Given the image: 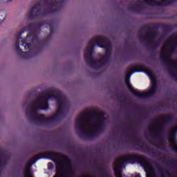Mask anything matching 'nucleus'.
Wrapping results in <instances>:
<instances>
[{"mask_svg": "<svg viewBox=\"0 0 177 177\" xmlns=\"http://www.w3.org/2000/svg\"><path fill=\"white\" fill-rule=\"evenodd\" d=\"M148 77H149L150 80H151V92H153V91H154V88H156V79L153 78V77H151V73H147Z\"/></svg>", "mask_w": 177, "mask_h": 177, "instance_id": "1", "label": "nucleus"}, {"mask_svg": "<svg viewBox=\"0 0 177 177\" xmlns=\"http://www.w3.org/2000/svg\"><path fill=\"white\" fill-rule=\"evenodd\" d=\"M114 172L116 177H122V176H121V167H120V165L114 168Z\"/></svg>", "mask_w": 177, "mask_h": 177, "instance_id": "2", "label": "nucleus"}, {"mask_svg": "<svg viewBox=\"0 0 177 177\" xmlns=\"http://www.w3.org/2000/svg\"><path fill=\"white\" fill-rule=\"evenodd\" d=\"M169 142L171 143V145L173 149L175 150V151H177V148H176L177 142H175V141H174V139L170 138Z\"/></svg>", "mask_w": 177, "mask_h": 177, "instance_id": "3", "label": "nucleus"}, {"mask_svg": "<svg viewBox=\"0 0 177 177\" xmlns=\"http://www.w3.org/2000/svg\"><path fill=\"white\" fill-rule=\"evenodd\" d=\"M25 175L26 177H33L32 176L34 175L32 172H30V169H26L25 171Z\"/></svg>", "mask_w": 177, "mask_h": 177, "instance_id": "4", "label": "nucleus"}, {"mask_svg": "<svg viewBox=\"0 0 177 177\" xmlns=\"http://www.w3.org/2000/svg\"><path fill=\"white\" fill-rule=\"evenodd\" d=\"M84 120H85V116L84 115V114H82L78 117V121H80V122H83Z\"/></svg>", "mask_w": 177, "mask_h": 177, "instance_id": "5", "label": "nucleus"}, {"mask_svg": "<svg viewBox=\"0 0 177 177\" xmlns=\"http://www.w3.org/2000/svg\"><path fill=\"white\" fill-rule=\"evenodd\" d=\"M126 84L128 88H129V89H131V91H133V87H132V85L131 84V83H129V80H126Z\"/></svg>", "mask_w": 177, "mask_h": 177, "instance_id": "6", "label": "nucleus"}, {"mask_svg": "<svg viewBox=\"0 0 177 177\" xmlns=\"http://www.w3.org/2000/svg\"><path fill=\"white\" fill-rule=\"evenodd\" d=\"M138 93L140 95V96H147V93L145 91H138Z\"/></svg>", "mask_w": 177, "mask_h": 177, "instance_id": "7", "label": "nucleus"}, {"mask_svg": "<svg viewBox=\"0 0 177 177\" xmlns=\"http://www.w3.org/2000/svg\"><path fill=\"white\" fill-rule=\"evenodd\" d=\"M53 164L52 163V162H49L48 164V169H53Z\"/></svg>", "mask_w": 177, "mask_h": 177, "instance_id": "8", "label": "nucleus"}, {"mask_svg": "<svg viewBox=\"0 0 177 177\" xmlns=\"http://www.w3.org/2000/svg\"><path fill=\"white\" fill-rule=\"evenodd\" d=\"M30 46H31V44H27L25 46V49H28V48H30Z\"/></svg>", "mask_w": 177, "mask_h": 177, "instance_id": "9", "label": "nucleus"}, {"mask_svg": "<svg viewBox=\"0 0 177 177\" xmlns=\"http://www.w3.org/2000/svg\"><path fill=\"white\" fill-rule=\"evenodd\" d=\"M133 73H139V71H133V72L130 74V77H131V75H132V74H133Z\"/></svg>", "mask_w": 177, "mask_h": 177, "instance_id": "10", "label": "nucleus"}, {"mask_svg": "<svg viewBox=\"0 0 177 177\" xmlns=\"http://www.w3.org/2000/svg\"><path fill=\"white\" fill-rule=\"evenodd\" d=\"M147 177H150V173L149 171H147Z\"/></svg>", "mask_w": 177, "mask_h": 177, "instance_id": "11", "label": "nucleus"}, {"mask_svg": "<svg viewBox=\"0 0 177 177\" xmlns=\"http://www.w3.org/2000/svg\"><path fill=\"white\" fill-rule=\"evenodd\" d=\"M4 19H5V17H2V18H0V21H2Z\"/></svg>", "mask_w": 177, "mask_h": 177, "instance_id": "12", "label": "nucleus"}, {"mask_svg": "<svg viewBox=\"0 0 177 177\" xmlns=\"http://www.w3.org/2000/svg\"><path fill=\"white\" fill-rule=\"evenodd\" d=\"M136 177H142V176H140V174H137V175L136 176Z\"/></svg>", "mask_w": 177, "mask_h": 177, "instance_id": "13", "label": "nucleus"}, {"mask_svg": "<svg viewBox=\"0 0 177 177\" xmlns=\"http://www.w3.org/2000/svg\"><path fill=\"white\" fill-rule=\"evenodd\" d=\"M0 16H2V12H0Z\"/></svg>", "mask_w": 177, "mask_h": 177, "instance_id": "14", "label": "nucleus"}, {"mask_svg": "<svg viewBox=\"0 0 177 177\" xmlns=\"http://www.w3.org/2000/svg\"><path fill=\"white\" fill-rule=\"evenodd\" d=\"M165 1H167V0H163L162 2H165Z\"/></svg>", "mask_w": 177, "mask_h": 177, "instance_id": "15", "label": "nucleus"}, {"mask_svg": "<svg viewBox=\"0 0 177 177\" xmlns=\"http://www.w3.org/2000/svg\"><path fill=\"white\" fill-rule=\"evenodd\" d=\"M35 9H36V8H33V10H34V12H35Z\"/></svg>", "mask_w": 177, "mask_h": 177, "instance_id": "16", "label": "nucleus"}, {"mask_svg": "<svg viewBox=\"0 0 177 177\" xmlns=\"http://www.w3.org/2000/svg\"><path fill=\"white\" fill-rule=\"evenodd\" d=\"M31 14L32 15V11L31 12Z\"/></svg>", "mask_w": 177, "mask_h": 177, "instance_id": "17", "label": "nucleus"}]
</instances>
